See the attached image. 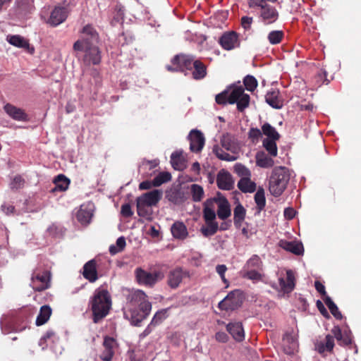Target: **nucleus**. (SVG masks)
I'll use <instances>...</instances> for the list:
<instances>
[{
  "instance_id": "5",
  "label": "nucleus",
  "mask_w": 361,
  "mask_h": 361,
  "mask_svg": "<svg viewBox=\"0 0 361 361\" xmlns=\"http://www.w3.org/2000/svg\"><path fill=\"white\" fill-rule=\"evenodd\" d=\"M290 180V173L287 168L276 167L272 171L269 181V190L274 197H279L286 188Z\"/></svg>"
},
{
  "instance_id": "26",
  "label": "nucleus",
  "mask_w": 361,
  "mask_h": 361,
  "mask_svg": "<svg viewBox=\"0 0 361 361\" xmlns=\"http://www.w3.org/2000/svg\"><path fill=\"white\" fill-rule=\"evenodd\" d=\"M279 286L281 290L286 293H290L295 288V276L291 270L286 271V278L279 279Z\"/></svg>"
},
{
  "instance_id": "48",
  "label": "nucleus",
  "mask_w": 361,
  "mask_h": 361,
  "mask_svg": "<svg viewBox=\"0 0 361 361\" xmlns=\"http://www.w3.org/2000/svg\"><path fill=\"white\" fill-rule=\"evenodd\" d=\"M126 245V239L123 236L119 237L116 240V245H111L109 247V252L111 255H116L123 250Z\"/></svg>"
},
{
  "instance_id": "21",
  "label": "nucleus",
  "mask_w": 361,
  "mask_h": 361,
  "mask_svg": "<svg viewBox=\"0 0 361 361\" xmlns=\"http://www.w3.org/2000/svg\"><path fill=\"white\" fill-rule=\"evenodd\" d=\"M279 245L283 250L296 255H302L304 252V247L300 242L281 240Z\"/></svg>"
},
{
  "instance_id": "40",
  "label": "nucleus",
  "mask_w": 361,
  "mask_h": 361,
  "mask_svg": "<svg viewBox=\"0 0 361 361\" xmlns=\"http://www.w3.org/2000/svg\"><path fill=\"white\" fill-rule=\"evenodd\" d=\"M277 140L264 139L262 142L263 147L271 157H276L278 154V148L276 143Z\"/></svg>"
},
{
  "instance_id": "32",
  "label": "nucleus",
  "mask_w": 361,
  "mask_h": 361,
  "mask_svg": "<svg viewBox=\"0 0 361 361\" xmlns=\"http://www.w3.org/2000/svg\"><path fill=\"white\" fill-rule=\"evenodd\" d=\"M238 188L243 192H253L256 190V184L250 177L241 178L238 183Z\"/></svg>"
},
{
  "instance_id": "49",
  "label": "nucleus",
  "mask_w": 361,
  "mask_h": 361,
  "mask_svg": "<svg viewBox=\"0 0 361 361\" xmlns=\"http://www.w3.org/2000/svg\"><path fill=\"white\" fill-rule=\"evenodd\" d=\"M167 310L162 309L155 313L150 324L154 326L159 325L167 317Z\"/></svg>"
},
{
  "instance_id": "19",
  "label": "nucleus",
  "mask_w": 361,
  "mask_h": 361,
  "mask_svg": "<svg viewBox=\"0 0 361 361\" xmlns=\"http://www.w3.org/2000/svg\"><path fill=\"white\" fill-rule=\"evenodd\" d=\"M266 102L272 108L280 109L283 106V101L280 97V92L277 89L272 88L265 95Z\"/></svg>"
},
{
  "instance_id": "37",
  "label": "nucleus",
  "mask_w": 361,
  "mask_h": 361,
  "mask_svg": "<svg viewBox=\"0 0 361 361\" xmlns=\"http://www.w3.org/2000/svg\"><path fill=\"white\" fill-rule=\"evenodd\" d=\"M262 130L263 134L265 135L266 136H267V139H269V140H279V138H280V135L276 131L275 128L271 126L268 123H265L262 126Z\"/></svg>"
},
{
  "instance_id": "20",
  "label": "nucleus",
  "mask_w": 361,
  "mask_h": 361,
  "mask_svg": "<svg viewBox=\"0 0 361 361\" xmlns=\"http://www.w3.org/2000/svg\"><path fill=\"white\" fill-rule=\"evenodd\" d=\"M6 113L13 119L18 121H26L28 120V116L20 108L13 106L11 104H6L4 106Z\"/></svg>"
},
{
  "instance_id": "16",
  "label": "nucleus",
  "mask_w": 361,
  "mask_h": 361,
  "mask_svg": "<svg viewBox=\"0 0 361 361\" xmlns=\"http://www.w3.org/2000/svg\"><path fill=\"white\" fill-rule=\"evenodd\" d=\"M161 190L155 189L150 192L144 193L141 196L138 197L136 200L145 204V205L152 207L156 205L161 199Z\"/></svg>"
},
{
  "instance_id": "24",
  "label": "nucleus",
  "mask_w": 361,
  "mask_h": 361,
  "mask_svg": "<svg viewBox=\"0 0 361 361\" xmlns=\"http://www.w3.org/2000/svg\"><path fill=\"white\" fill-rule=\"evenodd\" d=\"M6 41L11 44V45L18 47V48H24L27 49L30 53H32L34 51L33 48L30 47V44L27 39H25L23 37L18 35H8L6 36Z\"/></svg>"
},
{
  "instance_id": "9",
  "label": "nucleus",
  "mask_w": 361,
  "mask_h": 361,
  "mask_svg": "<svg viewBox=\"0 0 361 361\" xmlns=\"http://www.w3.org/2000/svg\"><path fill=\"white\" fill-rule=\"evenodd\" d=\"M257 13L259 20L265 25L274 23L279 18L277 9L269 4L257 11Z\"/></svg>"
},
{
  "instance_id": "64",
  "label": "nucleus",
  "mask_w": 361,
  "mask_h": 361,
  "mask_svg": "<svg viewBox=\"0 0 361 361\" xmlns=\"http://www.w3.org/2000/svg\"><path fill=\"white\" fill-rule=\"evenodd\" d=\"M295 210L292 207H287L284 209V216L288 219H293L295 216Z\"/></svg>"
},
{
  "instance_id": "13",
  "label": "nucleus",
  "mask_w": 361,
  "mask_h": 361,
  "mask_svg": "<svg viewBox=\"0 0 361 361\" xmlns=\"http://www.w3.org/2000/svg\"><path fill=\"white\" fill-rule=\"evenodd\" d=\"M194 61H195V59L193 56L185 54L176 55L171 60L172 64L177 66L179 71H184L185 70L191 71Z\"/></svg>"
},
{
  "instance_id": "35",
  "label": "nucleus",
  "mask_w": 361,
  "mask_h": 361,
  "mask_svg": "<svg viewBox=\"0 0 361 361\" xmlns=\"http://www.w3.org/2000/svg\"><path fill=\"white\" fill-rule=\"evenodd\" d=\"M212 152L216 156V157L221 160L233 161L236 159L235 157L226 152L221 147H220L217 145H215L213 147Z\"/></svg>"
},
{
  "instance_id": "14",
  "label": "nucleus",
  "mask_w": 361,
  "mask_h": 361,
  "mask_svg": "<svg viewBox=\"0 0 361 361\" xmlns=\"http://www.w3.org/2000/svg\"><path fill=\"white\" fill-rule=\"evenodd\" d=\"M68 16V11L66 6H56L51 13L49 23L52 26H57L64 22Z\"/></svg>"
},
{
  "instance_id": "58",
  "label": "nucleus",
  "mask_w": 361,
  "mask_h": 361,
  "mask_svg": "<svg viewBox=\"0 0 361 361\" xmlns=\"http://www.w3.org/2000/svg\"><path fill=\"white\" fill-rule=\"evenodd\" d=\"M121 214L126 218L130 217L133 214L130 204L126 203L121 206Z\"/></svg>"
},
{
  "instance_id": "11",
  "label": "nucleus",
  "mask_w": 361,
  "mask_h": 361,
  "mask_svg": "<svg viewBox=\"0 0 361 361\" xmlns=\"http://www.w3.org/2000/svg\"><path fill=\"white\" fill-rule=\"evenodd\" d=\"M103 350L99 357L103 361H111L114 357L115 349L117 347L116 339L110 336H105L102 343Z\"/></svg>"
},
{
  "instance_id": "42",
  "label": "nucleus",
  "mask_w": 361,
  "mask_h": 361,
  "mask_svg": "<svg viewBox=\"0 0 361 361\" xmlns=\"http://www.w3.org/2000/svg\"><path fill=\"white\" fill-rule=\"evenodd\" d=\"M244 92V88L243 86L235 87L232 91L228 93V103L231 104L236 103Z\"/></svg>"
},
{
  "instance_id": "44",
  "label": "nucleus",
  "mask_w": 361,
  "mask_h": 361,
  "mask_svg": "<svg viewBox=\"0 0 361 361\" xmlns=\"http://www.w3.org/2000/svg\"><path fill=\"white\" fill-rule=\"evenodd\" d=\"M255 201L257 204V209L261 211L266 205V199L264 195V190L262 188H259L255 195Z\"/></svg>"
},
{
  "instance_id": "57",
  "label": "nucleus",
  "mask_w": 361,
  "mask_h": 361,
  "mask_svg": "<svg viewBox=\"0 0 361 361\" xmlns=\"http://www.w3.org/2000/svg\"><path fill=\"white\" fill-rule=\"evenodd\" d=\"M253 23L252 17L243 16L241 18L240 23L241 26L245 30H250L252 27Z\"/></svg>"
},
{
  "instance_id": "43",
  "label": "nucleus",
  "mask_w": 361,
  "mask_h": 361,
  "mask_svg": "<svg viewBox=\"0 0 361 361\" xmlns=\"http://www.w3.org/2000/svg\"><path fill=\"white\" fill-rule=\"evenodd\" d=\"M277 0H247V5L249 8H254L257 11L261 10L263 7L269 5L270 3H276Z\"/></svg>"
},
{
  "instance_id": "60",
  "label": "nucleus",
  "mask_w": 361,
  "mask_h": 361,
  "mask_svg": "<svg viewBox=\"0 0 361 361\" xmlns=\"http://www.w3.org/2000/svg\"><path fill=\"white\" fill-rule=\"evenodd\" d=\"M45 324V305L40 307V312L36 319V325L41 326Z\"/></svg>"
},
{
  "instance_id": "27",
  "label": "nucleus",
  "mask_w": 361,
  "mask_h": 361,
  "mask_svg": "<svg viewBox=\"0 0 361 361\" xmlns=\"http://www.w3.org/2000/svg\"><path fill=\"white\" fill-rule=\"evenodd\" d=\"M172 235L179 240H184L188 235L185 225L181 221H176L171 228Z\"/></svg>"
},
{
  "instance_id": "59",
  "label": "nucleus",
  "mask_w": 361,
  "mask_h": 361,
  "mask_svg": "<svg viewBox=\"0 0 361 361\" xmlns=\"http://www.w3.org/2000/svg\"><path fill=\"white\" fill-rule=\"evenodd\" d=\"M226 270H227V267L224 264H218L216 267V271L219 274V275L220 276L221 279H222V281L224 283H226L228 282V281L225 278V273H226Z\"/></svg>"
},
{
  "instance_id": "61",
  "label": "nucleus",
  "mask_w": 361,
  "mask_h": 361,
  "mask_svg": "<svg viewBox=\"0 0 361 361\" xmlns=\"http://www.w3.org/2000/svg\"><path fill=\"white\" fill-rule=\"evenodd\" d=\"M315 289L324 298L328 296L325 290V286L319 281L314 282Z\"/></svg>"
},
{
  "instance_id": "50",
  "label": "nucleus",
  "mask_w": 361,
  "mask_h": 361,
  "mask_svg": "<svg viewBox=\"0 0 361 361\" xmlns=\"http://www.w3.org/2000/svg\"><path fill=\"white\" fill-rule=\"evenodd\" d=\"M243 83L247 90L253 92L257 87V80L252 75H247L243 79Z\"/></svg>"
},
{
  "instance_id": "54",
  "label": "nucleus",
  "mask_w": 361,
  "mask_h": 361,
  "mask_svg": "<svg viewBox=\"0 0 361 361\" xmlns=\"http://www.w3.org/2000/svg\"><path fill=\"white\" fill-rule=\"evenodd\" d=\"M228 90H225L222 92L218 94L215 97V101L218 104L221 105H225L228 102Z\"/></svg>"
},
{
  "instance_id": "34",
  "label": "nucleus",
  "mask_w": 361,
  "mask_h": 361,
  "mask_svg": "<svg viewBox=\"0 0 361 361\" xmlns=\"http://www.w3.org/2000/svg\"><path fill=\"white\" fill-rule=\"evenodd\" d=\"M136 202L137 214L141 217L145 218L147 220H151L152 214L151 207L145 205L137 200H136Z\"/></svg>"
},
{
  "instance_id": "10",
  "label": "nucleus",
  "mask_w": 361,
  "mask_h": 361,
  "mask_svg": "<svg viewBox=\"0 0 361 361\" xmlns=\"http://www.w3.org/2000/svg\"><path fill=\"white\" fill-rule=\"evenodd\" d=\"M188 138L190 141V149L194 153L200 152L205 143L204 134L197 129H192L188 134Z\"/></svg>"
},
{
  "instance_id": "15",
  "label": "nucleus",
  "mask_w": 361,
  "mask_h": 361,
  "mask_svg": "<svg viewBox=\"0 0 361 361\" xmlns=\"http://www.w3.org/2000/svg\"><path fill=\"white\" fill-rule=\"evenodd\" d=\"M216 184L221 190H231L233 188L234 181L228 171L221 169L217 174Z\"/></svg>"
},
{
  "instance_id": "45",
  "label": "nucleus",
  "mask_w": 361,
  "mask_h": 361,
  "mask_svg": "<svg viewBox=\"0 0 361 361\" xmlns=\"http://www.w3.org/2000/svg\"><path fill=\"white\" fill-rule=\"evenodd\" d=\"M262 264V262L260 257L255 255L247 261L244 269H259Z\"/></svg>"
},
{
  "instance_id": "22",
  "label": "nucleus",
  "mask_w": 361,
  "mask_h": 361,
  "mask_svg": "<svg viewBox=\"0 0 361 361\" xmlns=\"http://www.w3.org/2000/svg\"><path fill=\"white\" fill-rule=\"evenodd\" d=\"M70 183V180L66 176L59 174L54 179V186L49 190V192L55 194L56 192H65L68 188Z\"/></svg>"
},
{
  "instance_id": "28",
  "label": "nucleus",
  "mask_w": 361,
  "mask_h": 361,
  "mask_svg": "<svg viewBox=\"0 0 361 361\" xmlns=\"http://www.w3.org/2000/svg\"><path fill=\"white\" fill-rule=\"evenodd\" d=\"M272 157H273L267 154L264 152L259 151L257 152L255 155L256 164L261 168H271L274 164V161Z\"/></svg>"
},
{
  "instance_id": "51",
  "label": "nucleus",
  "mask_w": 361,
  "mask_h": 361,
  "mask_svg": "<svg viewBox=\"0 0 361 361\" xmlns=\"http://www.w3.org/2000/svg\"><path fill=\"white\" fill-rule=\"evenodd\" d=\"M250 104V96L245 92L242 97L236 102L237 109L239 111L242 112L249 106Z\"/></svg>"
},
{
  "instance_id": "46",
  "label": "nucleus",
  "mask_w": 361,
  "mask_h": 361,
  "mask_svg": "<svg viewBox=\"0 0 361 361\" xmlns=\"http://www.w3.org/2000/svg\"><path fill=\"white\" fill-rule=\"evenodd\" d=\"M191 194L194 202H200L204 194L203 188L197 184L192 185Z\"/></svg>"
},
{
  "instance_id": "3",
  "label": "nucleus",
  "mask_w": 361,
  "mask_h": 361,
  "mask_svg": "<svg viewBox=\"0 0 361 361\" xmlns=\"http://www.w3.org/2000/svg\"><path fill=\"white\" fill-rule=\"evenodd\" d=\"M92 319L94 323H98L109 313L111 306V296L106 289L95 290L90 301Z\"/></svg>"
},
{
  "instance_id": "25",
  "label": "nucleus",
  "mask_w": 361,
  "mask_h": 361,
  "mask_svg": "<svg viewBox=\"0 0 361 361\" xmlns=\"http://www.w3.org/2000/svg\"><path fill=\"white\" fill-rule=\"evenodd\" d=\"M226 330L237 341L244 339V330L241 322H231L227 324Z\"/></svg>"
},
{
  "instance_id": "33",
  "label": "nucleus",
  "mask_w": 361,
  "mask_h": 361,
  "mask_svg": "<svg viewBox=\"0 0 361 361\" xmlns=\"http://www.w3.org/2000/svg\"><path fill=\"white\" fill-rule=\"evenodd\" d=\"M214 200L212 199L207 200L204 203L203 209V217L205 221H215L216 213L212 208Z\"/></svg>"
},
{
  "instance_id": "41",
  "label": "nucleus",
  "mask_w": 361,
  "mask_h": 361,
  "mask_svg": "<svg viewBox=\"0 0 361 361\" xmlns=\"http://www.w3.org/2000/svg\"><path fill=\"white\" fill-rule=\"evenodd\" d=\"M283 37L284 32L282 30H272L267 35L269 42L273 45L280 44Z\"/></svg>"
},
{
  "instance_id": "31",
  "label": "nucleus",
  "mask_w": 361,
  "mask_h": 361,
  "mask_svg": "<svg viewBox=\"0 0 361 361\" xmlns=\"http://www.w3.org/2000/svg\"><path fill=\"white\" fill-rule=\"evenodd\" d=\"M194 71L192 73L195 80H202L207 75V66L200 60L193 62Z\"/></svg>"
},
{
  "instance_id": "63",
  "label": "nucleus",
  "mask_w": 361,
  "mask_h": 361,
  "mask_svg": "<svg viewBox=\"0 0 361 361\" xmlns=\"http://www.w3.org/2000/svg\"><path fill=\"white\" fill-rule=\"evenodd\" d=\"M215 338L219 342L226 343L228 340V336L225 332L219 331L216 334Z\"/></svg>"
},
{
  "instance_id": "8",
  "label": "nucleus",
  "mask_w": 361,
  "mask_h": 361,
  "mask_svg": "<svg viewBox=\"0 0 361 361\" xmlns=\"http://www.w3.org/2000/svg\"><path fill=\"white\" fill-rule=\"evenodd\" d=\"M221 48L226 51H231L240 46L239 35L235 31H226L224 32L218 40Z\"/></svg>"
},
{
  "instance_id": "38",
  "label": "nucleus",
  "mask_w": 361,
  "mask_h": 361,
  "mask_svg": "<svg viewBox=\"0 0 361 361\" xmlns=\"http://www.w3.org/2000/svg\"><path fill=\"white\" fill-rule=\"evenodd\" d=\"M206 226L201 228L202 233L205 236H211L214 235L218 231V223L215 221H205Z\"/></svg>"
},
{
  "instance_id": "29",
  "label": "nucleus",
  "mask_w": 361,
  "mask_h": 361,
  "mask_svg": "<svg viewBox=\"0 0 361 361\" xmlns=\"http://www.w3.org/2000/svg\"><path fill=\"white\" fill-rule=\"evenodd\" d=\"M246 210L241 204H238L233 211V223L237 228H240L245 220Z\"/></svg>"
},
{
  "instance_id": "56",
  "label": "nucleus",
  "mask_w": 361,
  "mask_h": 361,
  "mask_svg": "<svg viewBox=\"0 0 361 361\" xmlns=\"http://www.w3.org/2000/svg\"><path fill=\"white\" fill-rule=\"evenodd\" d=\"M262 135L261 130L257 128H251L248 133V137L252 142L258 141L259 137H262Z\"/></svg>"
},
{
  "instance_id": "1",
  "label": "nucleus",
  "mask_w": 361,
  "mask_h": 361,
  "mask_svg": "<svg viewBox=\"0 0 361 361\" xmlns=\"http://www.w3.org/2000/svg\"><path fill=\"white\" fill-rule=\"evenodd\" d=\"M81 37L73 45V49L79 57L82 53V61L87 66L98 65L102 60L101 51L98 47L99 34L92 25H86L80 31Z\"/></svg>"
},
{
  "instance_id": "62",
  "label": "nucleus",
  "mask_w": 361,
  "mask_h": 361,
  "mask_svg": "<svg viewBox=\"0 0 361 361\" xmlns=\"http://www.w3.org/2000/svg\"><path fill=\"white\" fill-rule=\"evenodd\" d=\"M1 210L6 215H9L14 212L15 207L11 204L4 203L1 205Z\"/></svg>"
},
{
  "instance_id": "17",
  "label": "nucleus",
  "mask_w": 361,
  "mask_h": 361,
  "mask_svg": "<svg viewBox=\"0 0 361 361\" xmlns=\"http://www.w3.org/2000/svg\"><path fill=\"white\" fill-rule=\"evenodd\" d=\"M212 200L218 204L217 215L219 219L225 220L231 216L230 204L225 197L221 196Z\"/></svg>"
},
{
  "instance_id": "39",
  "label": "nucleus",
  "mask_w": 361,
  "mask_h": 361,
  "mask_svg": "<svg viewBox=\"0 0 361 361\" xmlns=\"http://www.w3.org/2000/svg\"><path fill=\"white\" fill-rule=\"evenodd\" d=\"M324 301L326 306L328 307L329 311L332 314V315L336 319H342L343 315L339 311L337 305L332 301L331 298L329 296H326L324 298Z\"/></svg>"
},
{
  "instance_id": "12",
  "label": "nucleus",
  "mask_w": 361,
  "mask_h": 361,
  "mask_svg": "<svg viewBox=\"0 0 361 361\" xmlns=\"http://www.w3.org/2000/svg\"><path fill=\"white\" fill-rule=\"evenodd\" d=\"M186 276H188V273L183 271L182 268L177 267L169 272L167 284L173 289L177 288Z\"/></svg>"
},
{
  "instance_id": "4",
  "label": "nucleus",
  "mask_w": 361,
  "mask_h": 361,
  "mask_svg": "<svg viewBox=\"0 0 361 361\" xmlns=\"http://www.w3.org/2000/svg\"><path fill=\"white\" fill-rule=\"evenodd\" d=\"M331 334H327L324 341H317L315 343V350L319 353L323 354L325 352L331 353L334 347V338H336L340 345L347 346L352 343V338L350 332H342L338 326H335L331 331Z\"/></svg>"
},
{
  "instance_id": "47",
  "label": "nucleus",
  "mask_w": 361,
  "mask_h": 361,
  "mask_svg": "<svg viewBox=\"0 0 361 361\" xmlns=\"http://www.w3.org/2000/svg\"><path fill=\"white\" fill-rule=\"evenodd\" d=\"M171 175L170 173L164 171L160 172L154 179V187H159L163 183L170 181Z\"/></svg>"
},
{
  "instance_id": "30",
  "label": "nucleus",
  "mask_w": 361,
  "mask_h": 361,
  "mask_svg": "<svg viewBox=\"0 0 361 361\" xmlns=\"http://www.w3.org/2000/svg\"><path fill=\"white\" fill-rule=\"evenodd\" d=\"M92 216V211L82 205L77 212L76 218L81 224L87 225L90 224Z\"/></svg>"
},
{
  "instance_id": "52",
  "label": "nucleus",
  "mask_w": 361,
  "mask_h": 361,
  "mask_svg": "<svg viewBox=\"0 0 361 361\" xmlns=\"http://www.w3.org/2000/svg\"><path fill=\"white\" fill-rule=\"evenodd\" d=\"M234 171L242 178L250 177L251 173L250 170L242 164H236L234 166Z\"/></svg>"
},
{
  "instance_id": "6",
  "label": "nucleus",
  "mask_w": 361,
  "mask_h": 361,
  "mask_svg": "<svg viewBox=\"0 0 361 361\" xmlns=\"http://www.w3.org/2000/svg\"><path fill=\"white\" fill-rule=\"evenodd\" d=\"M245 300L243 292L239 289L231 291L218 304V307L221 310H235L239 308Z\"/></svg>"
},
{
  "instance_id": "53",
  "label": "nucleus",
  "mask_w": 361,
  "mask_h": 361,
  "mask_svg": "<svg viewBox=\"0 0 361 361\" xmlns=\"http://www.w3.org/2000/svg\"><path fill=\"white\" fill-rule=\"evenodd\" d=\"M25 185V180L20 176H16L10 183L11 190H18Z\"/></svg>"
},
{
  "instance_id": "18",
  "label": "nucleus",
  "mask_w": 361,
  "mask_h": 361,
  "mask_svg": "<svg viewBox=\"0 0 361 361\" xmlns=\"http://www.w3.org/2000/svg\"><path fill=\"white\" fill-rule=\"evenodd\" d=\"M83 277L90 283H94L98 279V273L97 269V262L95 259H91L86 262L83 266Z\"/></svg>"
},
{
  "instance_id": "36",
  "label": "nucleus",
  "mask_w": 361,
  "mask_h": 361,
  "mask_svg": "<svg viewBox=\"0 0 361 361\" xmlns=\"http://www.w3.org/2000/svg\"><path fill=\"white\" fill-rule=\"evenodd\" d=\"M171 163L176 170H181L184 166V159L181 152L176 151L171 155Z\"/></svg>"
},
{
  "instance_id": "2",
  "label": "nucleus",
  "mask_w": 361,
  "mask_h": 361,
  "mask_svg": "<svg viewBox=\"0 0 361 361\" xmlns=\"http://www.w3.org/2000/svg\"><path fill=\"white\" fill-rule=\"evenodd\" d=\"M128 300L131 306L135 307L130 310L131 323L139 326L149 315L152 304L149 302L147 295L141 290L132 292L128 295Z\"/></svg>"
},
{
  "instance_id": "7",
  "label": "nucleus",
  "mask_w": 361,
  "mask_h": 361,
  "mask_svg": "<svg viewBox=\"0 0 361 361\" xmlns=\"http://www.w3.org/2000/svg\"><path fill=\"white\" fill-rule=\"evenodd\" d=\"M135 274L137 283L148 287H152L158 281L164 278V274L161 271L150 273L140 267L135 269Z\"/></svg>"
},
{
  "instance_id": "55",
  "label": "nucleus",
  "mask_w": 361,
  "mask_h": 361,
  "mask_svg": "<svg viewBox=\"0 0 361 361\" xmlns=\"http://www.w3.org/2000/svg\"><path fill=\"white\" fill-rule=\"evenodd\" d=\"M246 271L244 274V277L247 278L250 280L259 281L261 279L262 276L258 272L257 269H245Z\"/></svg>"
},
{
  "instance_id": "23",
  "label": "nucleus",
  "mask_w": 361,
  "mask_h": 361,
  "mask_svg": "<svg viewBox=\"0 0 361 361\" xmlns=\"http://www.w3.org/2000/svg\"><path fill=\"white\" fill-rule=\"evenodd\" d=\"M220 142L223 148L232 153H237L239 149V146L234 136L229 133L224 134L221 138Z\"/></svg>"
}]
</instances>
